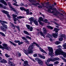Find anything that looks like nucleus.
Listing matches in <instances>:
<instances>
[{
    "label": "nucleus",
    "mask_w": 66,
    "mask_h": 66,
    "mask_svg": "<svg viewBox=\"0 0 66 66\" xmlns=\"http://www.w3.org/2000/svg\"><path fill=\"white\" fill-rule=\"evenodd\" d=\"M23 44V42H19L18 43V45H20Z\"/></svg>",
    "instance_id": "nucleus-43"
},
{
    "label": "nucleus",
    "mask_w": 66,
    "mask_h": 66,
    "mask_svg": "<svg viewBox=\"0 0 66 66\" xmlns=\"http://www.w3.org/2000/svg\"><path fill=\"white\" fill-rule=\"evenodd\" d=\"M24 33L26 34H27V35H30V34L26 31L24 30Z\"/></svg>",
    "instance_id": "nucleus-23"
},
{
    "label": "nucleus",
    "mask_w": 66,
    "mask_h": 66,
    "mask_svg": "<svg viewBox=\"0 0 66 66\" xmlns=\"http://www.w3.org/2000/svg\"><path fill=\"white\" fill-rule=\"evenodd\" d=\"M47 27L48 29H50L51 30H52V29H53V27L50 26H47Z\"/></svg>",
    "instance_id": "nucleus-33"
},
{
    "label": "nucleus",
    "mask_w": 66,
    "mask_h": 66,
    "mask_svg": "<svg viewBox=\"0 0 66 66\" xmlns=\"http://www.w3.org/2000/svg\"><path fill=\"white\" fill-rule=\"evenodd\" d=\"M38 63L40 65H43V61H42L40 60L38 61Z\"/></svg>",
    "instance_id": "nucleus-11"
},
{
    "label": "nucleus",
    "mask_w": 66,
    "mask_h": 66,
    "mask_svg": "<svg viewBox=\"0 0 66 66\" xmlns=\"http://www.w3.org/2000/svg\"><path fill=\"white\" fill-rule=\"evenodd\" d=\"M3 63H7V61L6 60L3 59Z\"/></svg>",
    "instance_id": "nucleus-37"
},
{
    "label": "nucleus",
    "mask_w": 66,
    "mask_h": 66,
    "mask_svg": "<svg viewBox=\"0 0 66 66\" xmlns=\"http://www.w3.org/2000/svg\"><path fill=\"white\" fill-rule=\"evenodd\" d=\"M9 42L11 44H12V45H13V46H16V44H15L14 43L12 42V41H9Z\"/></svg>",
    "instance_id": "nucleus-19"
},
{
    "label": "nucleus",
    "mask_w": 66,
    "mask_h": 66,
    "mask_svg": "<svg viewBox=\"0 0 66 66\" xmlns=\"http://www.w3.org/2000/svg\"><path fill=\"white\" fill-rule=\"evenodd\" d=\"M63 40V38L61 37L59 39V41H62V40Z\"/></svg>",
    "instance_id": "nucleus-42"
},
{
    "label": "nucleus",
    "mask_w": 66,
    "mask_h": 66,
    "mask_svg": "<svg viewBox=\"0 0 66 66\" xmlns=\"http://www.w3.org/2000/svg\"><path fill=\"white\" fill-rule=\"evenodd\" d=\"M48 12L50 13H53V14H54V13H55V12L54 11H53L52 12L51 11V10L50 9H48Z\"/></svg>",
    "instance_id": "nucleus-21"
},
{
    "label": "nucleus",
    "mask_w": 66,
    "mask_h": 66,
    "mask_svg": "<svg viewBox=\"0 0 66 66\" xmlns=\"http://www.w3.org/2000/svg\"><path fill=\"white\" fill-rule=\"evenodd\" d=\"M65 35L64 34H62L61 36V37H64L65 38Z\"/></svg>",
    "instance_id": "nucleus-45"
},
{
    "label": "nucleus",
    "mask_w": 66,
    "mask_h": 66,
    "mask_svg": "<svg viewBox=\"0 0 66 66\" xmlns=\"http://www.w3.org/2000/svg\"><path fill=\"white\" fill-rule=\"evenodd\" d=\"M48 48L50 52L49 53V55L51 56H54V55H53L54 53H53V48L52 47H48Z\"/></svg>",
    "instance_id": "nucleus-2"
},
{
    "label": "nucleus",
    "mask_w": 66,
    "mask_h": 66,
    "mask_svg": "<svg viewBox=\"0 0 66 66\" xmlns=\"http://www.w3.org/2000/svg\"><path fill=\"white\" fill-rule=\"evenodd\" d=\"M15 27L16 28H17L19 31H20V28L19 27V26H15Z\"/></svg>",
    "instance_id": "nucleus-31"
},
{
    "label": "nucleus",
    "mask_w": 66,
    "mask_h": 66,
    "mask_svg": "<svg viewBox=\"0 0 66 66\" xmlns=\"http://www.w3.org/2000/svg\"><path fill=\"white\" fill-rule=\"evenodd\" d=\"M13 20H14V21H15V22H16V21H17V20H18V21H19V20L16 18H14L13 19Z\"/></svg>",
    "instance_id": "nucleus-38"
},
{
    "label": "nucleus",
    "mask_w": 66,
    "mask_h": 66,
    "mask_svg": "<svg viewBox=\"0 0 66 66\" xmlns=\"http://www.w3.org/2000/svg\"><path fill=\"white\" fill-rule=\"evenodd\" d=\"M33 22L36 26H38V22H37V21L36 20H34L33 21Z\"/></svg>",
    "instance_id": "nucleus-22"
},
{
    "label": "nucleus",
    "mask_w": 66,
    "mask_h": 66,
    "mask_svg": "<svg viewBox=\"0 0 66 66\" xmlns=\"http://www.w3.org/2000/svg\"><path fill=\"white\" fill-rule=\"evenodd\" d=\"M38 55L39 57H40V58L43 59H45V56H42L40 54H38Z\"/></svg>",
    "instance_id": "nucleus-14"
},
{
    "label": "nucleus",
    "mask_w": 66,
    "mask_h": 66,
    "mask_svg": "<svg viewBox=\"0 0 66 66\" xmlns=\"http://www.w3.org/2000/svg\"><path fill=\"white\" fill-rule=\"evenodd\" d=\"M5 56L7 57H10V56H9V55H8L7 54H5Z\"/></svg>",
    "instance_id": "nucleus-49"
},
{
    "label": "nucleus",
    "mask_w": 66,
    "mask_h": 66,
    "mask_svg": "<svg viewBox=\"0 0 66 66\" xmlns=\"http://www.w3.org/2000/svg\"><path fill=\"white\" fill-rule=\"evenodd\" d=\"M26 38L29 39H31V38L30 37H29V36H26Z\"/></svg>",
    "instance_id": "nucleus-44"
},
{
    "label": "nucleus",
    "mask_w": 66,
    "mask_h": 66,
    "mask_svg": "<svg viewBox=\"0 0 66 66\" xmlns=\"http://www.w3.org/2000/svg\"><path fill=\"white\" fill-rule=\"evenodd\" d=\"M57 14H60V15H63V14L62 13H60L59 12H57Z\"/></svg>",
    "instance_id": "nucleus-61"
},
{
    "label": "nucleus",
    "mask_w": 66,
    "mask_h": 66,
    "mask_svg": "<svg viewBox=\"0 0 66 66\" xmlns=\"http://www.w3.org/2000/svg\"><path fill=\"white\" fill-rule=\"evenodd\" d=\"M29 19L30 21V24H31L32 23V22H33V21L34 20V18H33L32 17H31L30 18H29Z\"/></svg>",
    "instance_id": "nucleus-10"
},
{
    "label": "nucleus",
    "mask_w": 66,
    "mask_h": 66,
    "mask_svg": "<svg viewBox=\"0 0 66 66\" xmlns=\"http://www.w3.org/2000/svg\"><path fill=\"white\" fill-rule=\"evenodd\" d=\"M62 51H63L61 48H59L55 52V53L57 55L59 54H61L62 53Z\"/></svg>",
    "instance_id": "nucleus-5"
},
{
    "label": "nucleus",
    "mask_w": 66,
    "mask_h": 66,
    "mask_svg": "<svg viewBox=\"0 0 66 66\" xmlns=\"http://www.w3.org/2000/svg\"><path fill=\"white\" fill-rule=\"evenodd\" d=\"M1 2L2 3H3L5 5H7V3L5 2L3 0H0V3Z\"/></svg>",
    "instance_id": "nucleus-9"
},
{
    "label": "nucleus",
    "mask_w": 66,
    "mask_h": 66,
    "mask_svg": "<svg viewBox=\"0 0 66 66\" xmlns=\"http://www.w3.org/2000/svg\"><path fill=\"white\" fill-rule=\"evenodd\" d=\"M55 44L56 45H59V44H60V42L59 41H57L56 42Z\"/></svg>",
    "instance_id": "nucleus-47"
},
{
    "label": "nucleus",
    "mask_w": 66,
    "mask_h": 66,
    "mask_svg": "<svg viewBox=\"0 0 66 66\" xmlns=\"http://www.w3.org/2000/svg\"><path fill=\"white\" fill-rule=\"evenodd\" d=\"M14 42L16 43H19V42H20V41L19 40H15V41H14Z\"/></svg>",
    "instance_id": "nucleus-41"
},
{
    "label": "nucleus",
    "mask_w": 66,
    "mask_h": 66,
    "mask_svg": "<svg viewBox=\"0 0 66 66\" xmlns=\"http://www.w3.org/2000/svg\"><path fill=\"white\" fill-rule=\"evenodd\" d=\"M49 3H49V2H47L46 3V5H50V4Z\"/></svg>",
    "instance_id": "nucleus-55"
},
{
    "label": "nucleus",
    "mask_w": 66,
    "mask_h": 66,
    "mask_svg": "<svg viewBox=\"0 0 66 66\" xmlns=\"http://www.w3.org/2000/svg\"><path fill=\"white\" fill-rule=\"evenodd\" d=\"M33 56L34 57H36L37 56V54H36L34 55Z\"/></svg>",
    "instance_id": "nucleus-59"
},
{
    "label": "nucleus",
    "mask_w": 66,
    "mask_h": 66,
    "mask_svg": "<svg viewBox=\"0 0 66 66\" xmlns=\"http://www.w3.org/2000/svg\"><path fill=\"white\" fill-rule=\"evenodd\" d=\"M22 39H23V40H25L27 39H26V38H25V37H22Z\"/></svg>",
    "instance_id": "nucleus-52"
},
{
    "label": "nucleus",
    "mask_w": 66,
    "mask_h": 66,
    "mask_svg": "<svg viewBox=\"0 0 66 66\" xmlns=\"http://www.w3.org/2000/svg\"><path fill=\"white\" fill-rule=\"evenodd\" d=\"M29 1L30 2H37V1H35V2L34 0H29Z\"/></svg>",
    "instance_id": "nucleus-29"
},
{
    "label": "nucleus",
    "mask_w": 66,
    "mask_h": 66,
    "mask_svg": "<svg viewBox=\"0 0 66 66\" xmlns=\"http://www.w3.org/2000/svg\"><path fill=\"white\" fill-rule=\"evenodd\" d=\"M45 6L46 8H47V9H50L51 10V9H52L53 7H52V6Z\"/></svg>",
    "instance_id": "nucleus-17"
},
{
    "label": "nucleus",
    "mask_w": 66,
    "mask_h": 66,
    "mask_svg": "<svg viewBox=\"0 0 66 66\" xmlns=\"http://www.w3.org/2000/svg\"><path fill=\"white\" fill-rule=\"evenodd\" d=\"M12 16L13 17V18H14L16 17H17V15H15L14 14H12Z\"/></svg>",
    "instance_id": "nucleus-36"
},
{
    "label": "nucleus",
    "mask_w": 66,
    "mask_h": 66,
    "mask_svg": "<svg viewBox=\"0 0 66 66\" xmlns=\"http://www.w3.org/2000/svg\"><path fill=\"white\" fill-rule=\"evenodd\" d=\"M20 9L21 11H25V10H26L23 7H21L20 8Z\"/></svg>",
    "instance_id": "nucleus-30"
},
{
    "label": "nucleus",
    "mask_w": 66,
    "mask_h": 66,
    "mask_svg": "<svg viewBox=\"0 0 66 66\" xmlns=\"http://www.w3.org/2000/svg\"><path fill=\"white\" fill-rule=\"evenodd\" d=\"M34 45H36V46H37L38 47H39V45L37 43L34 42L32 44V45H30L29 47L28 48V51H29L28 53H32L33 52V50L31 49H33Z\"/></svg>",
    "instance_id": "nucleus-1"
},
{
    "label": "nucleus",
    "mask_w": 66,
    "mask_h": 66,
    "mask_svg": "<svg viewBox=\"0 0 66 66\" xmlns=\"http://www.w3.org/2000/svg\"><path fill=\"white\" fill-rule=\"evenodd\" d=\"M35 60L36 61H39V60H40V59L38 58H36L35 59Z\"/></svg>",
    "instance_id": "nucleus-57"
},
{
    "label": "nucleus",
    "mask_w": 66,
    "mask_h": 66,
    "mask_svg": "<svg viewBox=\"0 0 66 66\" xmlns=\"http://www.w3.org/2000/svg\"><path fill=\"white\" fill-rule=\"evenodd\" d=\"M8 3L10 7H12V5H11V3H10L9 2Z\"/></svg>",
    "instance_id": "nucleus-51"
},
{
    "label": "nucleus",
    "mask_w": 66,
    "mask_h": 66,
    "mask_svg": "<svg viewBox=\"0 0 66 66\" xmlns=\"http://www.w3.org/2000/svg\"><path fill=\"white\" fill-rule=\"evenodd\" d=\"M59 63V61H56L54 62V65L57 64Z\"/></svg>",
    "instance_id": "nucleus-40"
},
{
    "label": "nucleus",
    "mask_w": 66,
    "mask_h": 66,
    "mask_svg": "<svg viewBox=\"0 0 66 66\" xmlns=\"http://www.w3.org/2000/svg\"><path fill=\"white\" fill-rule=\"evenodd\" d=\"M0 34L1 35H2V36H4V37H5V35L3 33L0 32Z\"/></svg>",
    "instance_id": "nucleus-25"
},
{
    "label": "nucleus",
    "mask_w": 66,
    "mask_h": 66,
    "mask_svg": "<svg viewBox=\"0 0 66 66\" xmlns=\"http://www.w3.org/2000/svg\"><path fill=\"white\" fill-rule=\"evenodd\" d=\"M25 11H26L27 13L26 14L27 15H29V14L30 12H29V9H26V10H25Z\"/></svg>",
    "instance_id": "nucleus-24"
},
{
    "label": "nucleus",
    "mask_w": 66,
    "mask_h": 66,
    "mask_svg": "<svg viewBox=\"0 0 66 66\" xmlns=\"http://www.w3.org/2000/svg\"><path fill=\"white\" fill-rule=\"evenodd\" d=\"M38 22H39V23H40V24L41 25H42V26H43V25L44 24V23H42V22L41 21H40L39 20Z\"/></svg>",
    "instance_id": "nucleus-35"
},
{
    "label": "nucleus",
    "mask_w": 66,
    "mask_h": 66,
    "mask_svg": "<svg viewBox=\"0 0 66 66\" xmlns=\"http://www.w3.org/2000/svg\"><path fill=\"white\" fill-rule=\"evenodd\" d=\"M51 61V62H53V59H48L47 60V61L48 63H49Z\"/></svg>",
    "instance_id": "nucleus-18"
},
{
    "label": "nucleus",
    "mask_w": 66,
    "mask_h": 66,
    "mask_svg": "<svg viewBox=\"0 0 66 66\" xmlns=\"http://www.w3.org/2000/svg\"><path fill=\"white\" fill-rule=\"evenodd\" d=\"M48 66H53V64H50Z\"/></svg>",
    "instance_id": "nucleus-64"
},
{
    "label": "nucleus",
    "mask_w": 66,
    "mask_h": 66,
    "mask_svg": "<svg viewBox=\"0 0 66 66\" xmlns=\"http://www.w3.org/2000/svg\"><path fill=\"white\" fill-rule=\"evenodd\" d=\"M40 33L41 35L44 38H45V36L44 35V34H43V33L42 32L40 31Z\"/></svg>",
    "instance_id": "nucleus-28"
},
{
    "label": "nucleus",
    "mask_w": 66,
    "mask_h": 66,
    "mask_svg": "<svg viewBox=\"0 0 66 66\" xmlns=\"http://www.w3.org/2000/svg\"><path fill=\"white\" fill-rule=\"evenodd\" d=\"M1 29L3 31V32H6V28H7V26L4 24L3 26H1Z\"/></svg>",
    "instance_id": "nucleus-6"
},
{
    "label": "nucleus",
    "mask_w": 66,
    "mask_h": 66,
    "mask_svg": "<svg viewBox=\"0 0 66 66\" xmlns=\"http://www.w3.org/2000/svg\"><path fill=\"white\" fill-rule=\"evenodd\" d=\"M59 60H60V58L58 57H55L53 59V62H54L56 61H59Z\"/></svg>",
    "instance_id": "nucleus-13"
},
{
    "label": "nucleus",
    "mask_w": 66,
    "mask_h": 66,
    "mask_svg": "<svg viewBox=\"0 0 66 66\" xmlns=\"http://www.w3.org/2000/svg\"><path fill=\"white\" fill-rule=\"evenodd\" d=\"M10 8L11 9L12 11H14V12H16V10H15V9L14 8H13V7L11 6V7H10Z\"/></svg>",
    "instance_id": "nucleus-15"
},
{
    "label": "nucleus",
    "mask_w": 66,
    "mask_h": 66,
    "mask_svg": "<svg viewBox=\"0 0 66 66\" xmlns=\"http://www.w3.org/2000/svg\"><path fill=\"white\" fill-rule=\"evenodd\" d=\"M13 5H15V6H18V5H17V4L16 3H13Z\"/></svg>",
    "instance_id": "nucleus-54"
},
{
    "label": "nucleus",
    "mask_w": 66,
    "mask_h": 66,
    "mask_svg": "<svg viewBox=\"0 0 66 66\" xmlns=\"http://www.w3.org/2000/svg\"><path fill=\"white\" fill-rule=\"evenodd\" d=\"M51 10H53V11H56V9L55 8H52V9H51Z\"/></svg>",
    "instance_id": "nucleus-53"
},
{
    "label": "nucleus",
    "mask_w": 66,
    "mask_h": 66,
    "mask_svg": "<svg viewBox=\"0 0 66 66\" xmlns=\"http://www.w3.org/2000/svg\"><path fill=\"white\" fill-rule=\"evenodd\" d=\"M24 18V17H22L21 16L17 17V19H21L22 18Z\"/></svg>",
    "instance_id": "nucleus-26"
},
{
    "label": "nucleus",
    "mask_w": 66,
    "mask_h": 66,
    "mask_svg": "<svg viewBox=\"0 0 66 66\" xmlns=\"http://www.w3.org/2000/svg\"><path fill=\"white\" fill-rule=\"evenodd\" d=\"M18 55L19 56H21V53H19Z\"/></svg>",
    "instance_id": "nucleus-62"
},
{
    "label": "nucleus",
    "mask_w": 66,
    "mask_h": 66,
    "mask_svg": "<svg viewBox=\"0 0 66 66\" xmlns=\"http://www.w3.org/2000/svg\"><path fill=\"white\" fill-rule=\"evenodd\" d=\"M2 45L4 46L2 47V46L0 45V48L1 49H5L7 50L9 49H10V47H7V46L6 44L5 43H3Z\"/></svg>",
    "instance_id": "nucleus-4"
},
{
    "label": "nucleus",
    "mask_w": 66,
    "mask_h": 66,
    "mask_svg": "<svg viewBox=\"0 0 66 66\" xmlns=\"http://www.w3.org/2000/svg\"><path fill=\"white\" fill-rule=\"evenodd\" d=\"M58 30H59V29L56 28H55L54 29V31H55V32H56L55 34H52V35L54 38H57V36L58 35V33H57V32H58Z\"/></svg>",
    "instance_id": "nucleus-3"
},
{
    "label": "nucleus",
    "mask_w": 66,
    "mask_h": 66,
    "mask_svg": "<svg viewBox=\"0 0 66 66\" xmlns=\"http://www.w3.org/2000/svg\"><path fill=\"white\" fill-rule=\"evenodd\" d=\"M43 20H44V19L42 17H40L39 18V20H38V21H43Z\"/></svg>",
    "instance_id": "nucleus-27"
},
{
    "label": "nucleus",
    "mask_w": 66,
    "mask_h": 66,
    "mask_svg": "<svg viewBox=\"0 0 66 66\" xmlns=\"http://www.w3.org/2000/svg\"><path fill=\"white\" fill-rule=\"evenodd\" d=\"M25 42L27 44H29V41L27 39L25 40Z\"/></svg>",
    "instance_id": "nucleus-50"
},
{
    "label": "nucleus",
    "mask_w": 66,
    "mask_h": 66,
    "mask_svg": "<svg viewBox=\"0 0 66 66\" xmlns=\"http://www.w3.org/2000/svg\"><path fill=\"white\" fill-rule=\"evenodd\" d=\"M11 66H15V64L14 63H12L11 64Z\"/></svg>",
    "instance_id": "nucleus-63"
},
{
    "label": "nucleus",
    "mask_w": 66,
    "mask_h": 66,
    "mask_svg": "<svg viewBox=\"0 0 66 66\" xmlns=\"http://www.w3.org/2000/svg\"><path fill=\"white\" fill-rule=\"evenodd\" d=\"M26 26L27 27V28L28 29H30V26L28 25H26Z\"/></svg>",
    "instance_id": "nucleus-48"
},
{
    "label": "nucleus",
    "mask_w": 66,
    "mask_h": 66,
    "mask_svg": "<svg viewBox=\"0 0 66 66\" xmlns=\"http://www.w3.org/2000/svg\"><path fill=\"white\" fill-rule=\"evenodd\" d=\"M50 36L52 37V36L51 35H49V34H47L46 36V37H50Z\"/></svg>",
    "instance_id": "nucleus-46"
},
{
    "label": "nucleus",
    "mask_w": 66,
    "mask_h": 66,
    "mask_svg": "<svg viewBox=\"0 0 66 66\" xmlns=\"http://www.w3.org/2000/svg\"><path fill=\"white\" fill-rule=\"evenodd\" d=\"M29 29H30V31H32V30H33V28L32 27H30L29 28Z\"/></svg>",
    "instance_id": "nucleus-56"
},
{
    "label": "nucleus",
    "mask_w": 66,
    "mask_h": 66,
    "mask_svg": "<svg viewBox=\"0 0 66 66\" xmlns=\"http://www.w3.org/2000/svg\"><path fill=\"white\" fill-rule=\"evenodd\" d=\"M1 7H3V6L2 4L0 3V8H1Z\"/></svg>",
    "instance_id": "nucleus-60"
},
{
    "label": "nucleus",
    "mask_w": 66,
    "mask_h": 66,
    "mask_svg": "<svg viewBox=\"0 0 66 66\" xmlns=\"http://www.w3.org/2000/svg\"><path fill=\"white\" fill-rule=\"evenodd\" d=\"M43 33L44 35H46L47 33L46 28H43Z\"/></svg>",
    "instance_id": "nucleus-12"
},
{
    "label": "nucleus",
    "mask_w": 66,
    "mask_h": 66,
    "mask_svg": "<svg viewBox=\"0 0 66 66\" xmlns=\"http://www.w3.org/2000/svg\"><path fill=\"white\" fill-rule=\"evenodd\" d=\"M39 49L40 51H41V52H43V53H46V52L44 50H43V49L40 48Z\"/></svg>",
    "instance_id": "nucleus-16"
},
{
    "label": "nucleus",
    "mask_w": 66,
    "mask_h": 66,
    "mask_svg": "<svg viewBox=\"0 0 66 66\" xmlns=\"http://www.w3.org/2000/svg\"><path fill=\"white\" fill-rule=\"evenodd\" d=\"M2 12L3 13H4L5 14H6V15L7 14V13H9V12L4 10H2Z\"/></svg>",
    "instance_id": "nucleus-20"
},
{
    "label": "nucleus",
    "mask_w": 66,
    "mask_h": 66,
    "mask_svg": "<svg viewBox=\"0 0 66 66\" xmlns=\"http://www.w3.org/2000/svg\"><path fill=\"white\" fill-rule=\"evenodd\" d=\"M23 65L24 66H28H28H30V65L28 64V62L27 61H24Z\"/></svg>",
    "instance_id": "nucleus-7"
},
{
    "label": "nucleus",
    "mask_w": 66,
    "mask_h": 66,
    "mask_svg": "<svg viewBox=\"0 0 66 66\" xmlns=\"http://www.w3.org/2000/svg\"><path fill=\"white\" fill-rule=\"evenodd\" d=\"M11 25L12 28V29H15V25L14 24H13L12 23Z\"/></svg>",
    "instance_id": "nucleus-32"
},
{
    "label": "nucleus",
    "mask_w": 66,
    "mask_h": 66,
    "mask_svg": "<svg viewBox=\"0 0 66 66\" xmlns=\"http://www.w3.org/2000/svg\"><path fill=\"white\" fill-rule=\"evenodd\" d=\"M44 22H45V23H47V21H48V20L46 19H45L44 20Z\"/></svg>",
    "instance_id": "nucleus-58"
},
{
    "label": "nucleus",
    "mask_w": 66,
    "mask_h": 66,
    "mask_svg": "<svg viewBox=\"0 0 66 66\" xmlns=\"http://www.w3.org/2000/svg\"><path fill=\"white\" fill-rule=\"evenodd\" d=\"M9 14V13H7L6 15H7V16L8 17V18H11V15H10V14Z\"/></svg>",
    "instance_id": "nucleus-34"
},
{
    "label": "nucleus",
    "mask_w": 66,
    "mask_h": 66,
    "mask_svg": "<svg viewBox=\"0 0 66 66\" xmlns=\"http://www.w3.org/2000/svg\"><path fill=\"white\" fill-rule=\"evenodd\" d=\"M0 22L1 23L2 26H4V23H6L7 24V22H6V21H2L1 20H0Z\"/></svg>",
    "instance_id": "nucleus-8"
},
{
    "label": "nucleus",
    "mask_w": 66,
    "mask_h": 66,
    "mask_svg": "<svg viewBox=\"0 0 66 66\" xmlns=\"http://www.w3.org/2000/svg\"><path fill=\"white\" fill-rule=\"evenodd\" d=\"M63 56L64 57H66V53L65 52L63 53Z\"/></svg>",
    "instance_id": "nucleus-39"
}]
</instances>
